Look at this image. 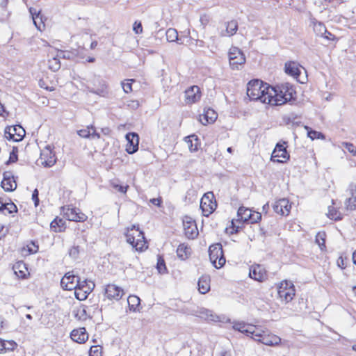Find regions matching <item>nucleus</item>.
<instances>
[{
  "label": "nucleus",
  "instance_id": "c9c22d12",
  "mask_svg": "<svg viewBox=\"0 0 356 356\" xmlns=\"http://www.w3.org/2000/svg\"><path fill=\"white\" fill-rule=\"evenodd\" d=\"M29 12L32 15L34 24L38 28V29L40 30V24H42V17H40V12H38L37 10L34 8H30Z\"/></svg>",
  "mask_w": 356,
  "mask_h": 356
},
{
  "label": "nucleus",
  "instance_id": "39448f33",
  "mask_svg": "<svg viewBox=\"0 0 356 356\" xmlns=\"http://www.w3.org/2000/svg\"><path fill=\"white\" fill-rule=\"evenodd\" d=\"M217 207L216 201L213 192L205 193L201 199L200 208L204 216H209Z\"/></svg>",
  "mask_w": 356,
  "mask_h": 356
},
{
  "label": "nucleus",
  "instance_id": "0eeeda50",
  "mask_svg": "<svg viewBox=\"0 0 356 356\" xmlns=\"http://www.w3.org/2000/svg\"><path fill=\"white\" fill-rule=\"evenodd\" d=\"M229 60L232 70H238L245 63V57L241 49L232 47L229 51Z\"/></svg>",
  "mask_w": 356,
  "mask_h": 356
},
{
  "label": "nucleus",
  "instance_id": "72a5a7b5",
  "mask_svg": "<svg viewBox=\"0 0 356 356\" xmlns=\"http://www.w3.org/2000/svg\"><path fill=\"white\" fill-rule=\"evenodd\" d=\"M177 254L181 259H186L191 254V248L184 244H180L177 249Z\"/></svg>",
  "mask_w": 356,
  "mask_h": 356
},
{
  "label": "nucleus",
  "instance_id": "774afa93",
  "mask_svg": "<svg viewBox=\"0 0 356 356\" xmlns=\"http://www.w3.org/2000/svg\"><path fill=\"white\" fill-rule=\"evenodd\" d=\"M322 37H323L329 40H333L334 39V35L327 31L326 34H324Z\"/></svg>",
  "mask_w": 356,
  "mask_h": 356
},
{
  "label": "nucleus",
  "instance_id": "69168bd1",
  "mask_svg": "<svg viewBox=\"0 0 356 356\" xmlns=\"http://www.w3.org/2000/svg\"><path fill=\"white\" fill-rule=\"evenodd\" d=\"M150 202L157 207H160L161 204L162 202V200L161 198H152L150 200Z\"/></svg>",
  "mask_w": 356,
  "mask_h": 356
},
{
  "label": "nucleus",
  "instance_id": "1a4fd4ad",
  "mask_svg": "<svg viewBox=\"0 0 356 356\" xmlns=\"http://www.w3.org/2000/svg\"><path fill=\"white\" fill-rule=\"evenodd\" d=\"M289 159V154L284 145L277 143L272 153L271 160L274 162L284 163Z\"/></svg>",
  "mask_w": 356,
  "mask_h": 356
},
{
  "label": "nucleus",
  "instance_id": "f03ea898",
  "mask_svg": "<svg viewBox=\"0 0 356 356\" xmlns=\"http://www.w3.org/2000/svg\"><path fill=\"white\" fill-rule=\"evenodd\" d=\"M127 241L131 244L136 250L142 251L147 248L146 241L143 232L140 231L138 225H132L131 229H127L125 234Z\"/></svg>",
  "mask_w": 356,
  "mask_h": 356
},
{
  "label": "nucleus",
  "instance_id": "a18cd8bd",
  "mask_svg": "<svg viewBox=\"0 0 356 356\" xmlns=\"http://www.w3.org/2000/svg\"><path fill=\"white\" fill-rule=\"evenodd\" d=\"M74 289V296L76 299L79 300H85L88 295L81 289L75 288Z\"/></svg>",
  "mask_w": 356,
  "mask_h": 356
},
{
  "label": "nucleus",
  "instance_id": "f257e3e1",
  "mask_svg": "<svg viewBox=\"0 0 356 356\" xmlns=\"http://www.w3.org/2000/svg\"><path fill=\"white\" fill-rule=\"evenodd\" d=\"M270 86L262 81L254 79L249 81L247 86V95L252 100H259L262 103L267 102Z\"/></svg>",
  "mask_w": 356,
  "mask_h": 356
},
{
  "label": "nucleus",
  "instance_id": "79ce46f5",
  "mask_svg": "<svg viewBox=\"0 0 356 356\" xmlns=\"http://www.w3.org/2000/svg\"><path fill=\"white\" fill-rule=\"evenodd\" d=\"M325 237L326 234L324 232H320L316 236V243L322 250L325 248Z\"/></svg>",
  "mask_w": 356,
  "mask_h": 356
},
{
  "label": "nucleus",
  "instance_id": "2f4dec72",
  "mask_svg": "<svg viewBox=\"0 0 356 356\" xmlns=\"http://www.w3.org/2000/svg\"><path fill=\"white\" fill-rule=\"evenodd\" d=\"M45 154L46 153L44 152L41 153L42 159H44V161L42 163L44 166L51 167L56 163L55 155L53 154L52 152L49 148H47V156H48V158L47 159H45Z\"/></svg>",
  "mask_w": 356,
  "mask_h": 356
},
{
  "label": "nucleus",
  "instance_id": "c03bdc74",
  "mask_svg": "<svg viewBox=\"0 0 356 356\" xmlns=\"http://www.w3.org/2000/svg\"><path fill=\"white\" fill-rule=\"evenodd\" d=\"M17 211V207L14 203H13V202L4 203L3 213H4L5 214H6V213L10 214L13 212H16Z\"/></svg>",
  "mask_w": 356,
  "mask_h": 356
},
{
  "label": "nucleus",
  "instance_id": "ea45409f",
  "mask_svg": "<svg viewBox=\"0 0 356 356\" xmlns=\"http://www.w3.org/2000/svg\"><path fill=\"white\" fill-rule=\"evenodd\" d=\"M305 128L307 130V136L312 140L325 138V136L322 133L313 130L307 126H305Z\"/></svg>",
  "mask_w": 356,
  "mask_h": 356
},
{
  "label": "nucleus",
  "instance_id": "f704fd0d",
  "mask_svg": "<svg viewBox=\"0 0 356 356\" xmlns=\"http://www.w3.org/2000/svg\"><path fill=\"white\" fill-rule=\"evenodd\" d=\"M251 215V210L243 207H241L237 211L238 220L243 222L249 221Z\"/></svg>",
  "mask_w": 356,
  "mask_h": 356
},
{
  "label": "nucleus",
  "instance_id": "680f3d73",
  "mask_svg": "<svg viewBox=\"0 0 356 356\" xmlns=\"http://www.w3.org/2000/svg\"><path fill=\"white\" fill-rule=\"evenodd\" d=\"M17 153L15 152V150L13 149L10 154V157H9V160L6 162L7 164L10 163H14L15 161H17Z\"/></svg>",
  "mask_w": 356,
  "mask_h": 356
},
{
  "label": "nucleus",
  "instance_id": "13d9d810",
  "mask_svg": "<svg viewBox=\"0 0 356 356\" xmlns=\"http://www.w3.org/2000/svg\"><path fill=\"white\" fill-rule=\"evenodd\" d=\"M95 287V284L92 282H89L87 286H85L83 289L88 295H89Z\"/></svg>",
  "mask_w": 356,
  "mask_h": 356
},
{
  "label": "nucleus",
  "instance_id": "dca6fc26",
  "mask_svg": "<svg viewBox=\"0 0 356 356\" xmlns=\"http://www.w3.org/2000/svg\"><path fill=\"white\" fill-rule=\"evenodd\" d=\"M126 139L127 140V145L126 147V151L128 154H132L137 152L138 149L139 144V136L136 133L131 132L126 135Z\"/></svg>",
  "mask_w": 356,
  "mask_h": 356
},
{
  "label": "nucleus",
  "instance_id": "4d7b16f0",
  "mask_svg": "<svg viewBox=\"0 0 356 356\" xmlns=\"http://www.w3.org/2000/svg\"><path fill=\"white\" fill-rule=\"evenodd\" d=\"M17 344L14 341H6V348L4 350H13Z\"/></svg>",
  "mask_w": 356,
  "mask_h": 356
},
{
  "label": "nucleus",
  "instance_id": "5701e85b",
  "mask_svg": "<svg viewBox=\"0 0 356 356\" xmlns=\"http://www.w3.org/2000/svg\"><path fill=\"white\" fill-rule=\"evenodd\" d=\"M282 95H284V99H293L296 95V91L291 84L289 83H282L276 87Z\"/></svg>",
  "mask_w": 356,
  "mask_h": 356
},
{
  "label": "nucleus",
  "instance_id": "2eb2a0df",
  "mask_svg": "<svg viewBox=\"0 0 356 356\" xmlns=\"http://www.w3.org/2000/svg\"><path fill=\"white\" fill-rule=\"evenodd\" d=\"M77 276L73 274V272H68L65 274L60 281L61 287L65 290H72L75 289L78 284L76 283Z\"/></svg>",
  "mask_w": 356,
  "mask_h": 356
},
{
  "label": "nucleus",
  "instance_id": "6e6d98bb",
  "mask_svg": "<svg viewBox=\"0 0 356 356\" xmlns=\"http://www.w3.org/2000/svg\"><path fill=\"white\" fill-rule=\"evenodd\" d=\"M344 147L350 153H352L353 155H356V147L353 144L345 143Z\"/></svg>",
  "mask_w": 356,
  "mask_h": 356
},
{
  "label": "nucleus",
  "instance_id": "473e14b6",
  "mask_svg": "<svg viewBox=\"0 0 356 356\" xmlns=\"http://www.w3.org/2000/svg\"><path fill=\"white\" fill-rule=\"evenodd\" d=\"M77 134L79 136L82 138H88L90 136H92L93 137L97 136V138H99V134L96 133V131L93 127H88L86 129L79 130L77 131Z\"/></svg>",
  "mask_w": 356,
  "mask_h": 356
},
{
  "label": "nucleus",
  "instance_id": "c85d7f7f",
  "mask_svg": "<svg viewBox=\"0 0 356 356\" xmlns=\"http://www.w3.org/2000/svg\"><path fill=\"white\" fill-rule=\"evenodd\" d=\"M51 229L55 232H60L65 229V221L62 218H56L50 224Z\"/></svg>",
  "mask_w": 356,
  "mask_h": 356
},
{
  "label": "nucleus",
  "instance_id": "6e6552de",
  "mask_svg": "<svg viewBox=\"0 0 356 356\" xmlns=\"http://www.w3.org/2000/svg\"><path fill=\"white\" fill-rule=\"evenodd\" d=\"M277 293L280 298L282 301H284L285 302H290L295 295L293 284L291 282H288L286 281L282 282L278 288Z\"/></svg>",
  "mask_w": 356,
  "mask_h": 356
},
{
  "label": "nucleus",
  "instance_id": "4c0bfd02",
  "mask_svg": "<svg viewBox=\"0 0 356 356\" xmlns=\"http://www.w3.org/2000/svg\"><path fill=\"white\" fill-rule=\"evenodd\" d=\"M186 142L188 144V148L191 152H195L197 150L198 145V138L195 135H191L188 136L185 139Z\"/></svg>",
  "mask_w": 356,
  "mask_h": 356
},
{
  "label": "nucleus",
  "instance_id": "49530a36",
  "mask_svg": "<svg viewBox=\"0 0 356 356\" xmlns=\"http://www.w3.org/2000/svg\"><path fill=\"white\" fill-rule=\"evenodd\" d=\"M102 348L99 346H92L90 347L89 356H102Z\"/></svg>",
  "mask_w": 356,
  "mask_h": 356
},
{
  "label": "nucleus",
  "instance_id": "b1692460",
  "mask_svg": "<svg viewBox=\"0 0 356 356\" xmlns=\"http://www.w3.org/2000/svg\"><path fill=\"white\" fill-rule=\"evenodd\" d=\"M71 339L79 343L86 342L88 339V334L85 327L73 330L70 334Z\"/></svg>",
  "mask_w": 356,
  "mask_h": 356
},
{
  "label": "nucleus",
  "instance_id": "393cba45",
  "mask_svg": "<svg viewBox=\"0 0 356 356\" xmlns=\"http://www.w3.org/2000/svg\"><path fill=\"white\" fill-rule=\"evenodd\" d=\"M216 119L217 114L215 111L211 108L204 110V113L200 115V121L204 125L213 123Z\"/></svg>",
  "mask_w": 356,
  "mask_h": 356
},
{
  "label": "nucleus",
  "instance_id": "338daca9",
  "mask_svg": "<svg viewBox=\"0 0 356 356\" xmlns=\"http://www.w3.org/2000/svg\"><path fill=\"white\" fill-rule=\"evenodd\" d=\"M6 232L4 225L0 223V239L6 234Z\"/></svg>",
  "mask_w": 356,
  "mask_h": 356
},
{
  "label": "nucleus",
  "instance_id": "bb28decb",
  "mask_svg": "<svg viewBox=\"0 0 356 356\" xmlns=\"http://www.w3.org/2000/svg\"><path fill=\"white\" fill-rule=\"evenodd\" d=\"M225 30H222L220 35L222 37L232 36L238 30V22L236 20H231L225 23Z\"/></svg>",
  "mask_w": 356,
  "mask_h": 356
},
{
  "label": "nucleus",
  "instance_id": "4be33fe9",
  "mask_svg": "<svg viewBox=\"0 0 356 356\" xmlns=\"http://www.w3.org/2000/svg\"><path fill=\"white\" fill-rule=\"evenodd\" d=\"M124 294L123 290L115 284H108L105 289V295L108 299L120 300Z\"/></svg>",
  "mask_w": 356,
  "mask_h": 356
},
{
  "label": "nucleus",
  "instance_id": "58836bf2",
  "mask_svg": "<svg viewBox=\"0 0 356 356\" xmlns=\"http://www.w3.org/2000/svg\"><path fill=\"white\" fill-rule=\"evenodd\" d=\"M75 317L80 321H85L88 318V315L86 311V307L85 305H81L74 312Z\"/></svg>",
  "mask_w": 356,
  "mask_h": 356
},
{
  "label": "nucleus",
  "instance_id": "a878e982",
  "mask_svg": "<svg viewBox=\"0 0 356 356\" xmlns=\"http://www.w3.org/2000/svg\"><path fill=\"white\" fill-rule=\"evenodd\" d=\"M300 65L293 61L288 62L285 63V72L296 78L298 79V76L300 74Z\"/></svg>",
  "mask_w": 356,
  "mask_h": 356
},
{
  "label": "nucleus",
  "instance_id": "7c9ffc66",
  "mask_svg": "<svg viewBox=\"0 0 356 356\" xmlns=\"http://www.w3.org/2000/svg\"><path fill=\"white\" fill-rule=\"evenodd\" d=\"M313 24V29L315 33L318 36H323L326 34L327 29L323 23L316 21L315 19H312Z\"/></svg>",
  "mask_w": 356,
  "mask_h": 356
},
{
  "label": "nucleus",
  "instance_id": "423d86ee",
  "mask_svg": "<svg viewBox=\"0 0 356 356\" xmlns=\"http://www.w3.org/2000/svg\"><path fill=\"white\" fill-rule=\"evenodd\" d=\"M252 339L266 346H274L281 342V339L275 334H268L265 331L257 330Z\"/></svg>",
  "mask_w": 356,
  "mask_h": 356
},
{
  "label": "nucleus",
  "instance_id": "ddd939ff",
  "mask_svg": "<svg viewBox=\"0 0 356 356\" xmlns=\"http://www.w3.org/2000/svg\"><path fill=\"white\" fill-rule=\"evenodd\" d=\"M6 137L14 141L21 140L25 135V130L20 125H15L13 128L8 127L5 131Z\"/></svg>",
  "mask_w": 356,
  "mask_h": 356
},
{
  "label": "nucleus",
  "instance_id": "20e7f679",
  "mask_svg": "<svg viewBox=\"0 0 356 356\" xmlns=\"http://www.w3.org/2000/svg\"><path fill=\"white\" fill-rule=\"evenodd\" d=\"M209 255L211 262L216 268H220L225 265L226 260L220 243L210 245Z\"/></svg>",
  "mask_w": 356,
  "mask_h": 356
},
{
  "label": "nucleus",
  "instance_id": "aec40b11",
  "mask_svg": "<svg viewBox=\"0 0 356 356\" xmlns=\"http://www.w3.org/2000/svg\"><path fill=\"white\" fill-rule=\"evenodd\" d=\"M3 179L1 186L5 191L11 192L17 188V184L14 179V177L10 172H5L3 173Z\"/></svg>",
  "mask_w": 356,
  "mask_h": 356
},
{
  "label": "nucleus",
  "instance_id": "9d476101",
  "mask_svg": "<svg viewBox=\"0 0 356 356\" xmlns=\"http://www.w3.org/2000/svg\"><path fill=\"white\" fill-rule=\"evenodd\" d=\"M63 211L65 218L70 221L83 222L87 218L84 213L80 212L79 210L76 208L63 207Z\"/></svg>",
  "mask_w": 356,
  "mask_h": 356
},
{
  "label": "nucleus",
  "instance_id": "f8f14e48",
  "mask_svg": "<svg viewBox=\"0 0 356 356\" xmlns=\"http://www.w3.org/2000/svg\"><path fill=\"white\" fill-rule=\"evenodd\" d=\"M185 235L187 238L193 239L198 235V230L195 221L190 217L186 216L183 220Z\"/></svg>",
  "mask_w": 356,
  "mask_h": 356
},
{
  "label": "nucleus",
  "instance_id": "864d4df0",
  "mask_svg": "<svg viewBox=\"0 0 356 356\" xmlns=\"http://www.w3.org/2000/svg\"><path fill=\"white\" fill-rule=\"evenodd\" d=\"M328 217L331 219H334L335 220L341 219L340 216V213H339L337 211L334 210V209L329 208Z\"/></svg>",
  "mask_w": 356,
  "mask_h": 356
},
{
  "label": "nucleus",
  "instance_id": "9b49d317",
  "mask_svg": "<svg viewBox=\"0 0 356 356\" xmlns=\"http://www.w3.org/2000/svg\"><path fill=\"white\" fill-rule=\"evenodd\" d=\"M277 90L276 87L270 86L268 93L269 98L267 99L266 104L280 106L291 101V99H284V95H282V94L277 91Z\"/></svg>",
  "mask_w": 356,
  "mask_h": 356
},
{
  "label": "nucleus",
  "instance_id": "37998d69",
  "mask_svg": "<svg viewBox=\"0 0 356 356\" xmlns=\"http://www.w3.org/2000/svg\"><path fill=\"white\" fill-rule=\"evenodd\" d=\"M49 67L54 72L58 71L60 67V63L59 58L57 57L53 58L49 60Z\"/></svg>",
  "mask_w": 356,
  "mask_h": 356
},
{
  "label": "nucleus",
  "instance_id": "f3484780",
  "mask_svg": "<svg viewBox=\"0 0 356 356\" xmlns=\"http://www.w3.org/2000/svg\"><path fill=\"white\" fill-rule=\"evenodd\" d=\"M347 195L349 196L346 198L345 202L346 208L347 210L353 211L356 209V184H350L348 189L347 190Z\"/></svg>",
  "mask_w": 356,
  "mask_h": 356
},
{
  "label": "nucleus",
  "instance_id": "603ef678",
  "mask_svg": "<svg viewBox=\"0 0 356 356\" xmlns=\"http://www.w3.org/2000/svg\"><path fill=\"white\" fill-rule=\"evenodd\" d=\"M156 268L160 273H163L166 270L164 260L161 257L158 258Z\"/></svg>",
  "mask_w": 356,
  "mask_h": 356
},
{
  "label": "nucleus",
  "instance_id": "8fccbe9b",
  "mask_svg": "<svg viewBox=\"0 0 356 356\" xmlns=\"http://www.w3.org/2000/svg\"><path fill=\"white\" fill-rule=\"evenodd\" d=\"M134 79H127V83H122V88L124 92L129 93L132 91L131 84L134 82Z\"/></svg>",
  "mask_w": 356,
  "mask_h": 356
},
{
  "label": "nucleus",
  "instance_id": "09e8293b",
  "mask_svg": "<svg viewBox=\"0 0 356 356\" xmlns=\"http://www.w3.org/2000/svg\"><path fill=\"white\" fill-rule=\"evenodd\" d=\"M261 219V214L259 212L252 211L251 210V215L249 221L251 223H256Z\"/></svg>",
  "mask_w": 356,
  "mask_h": 356
},
{
  "label": "nucleus",
  "instance_id": "7ed1b4c3",
  "mask_svg": "<svg viewBox=\"0 0 356 356\" xmlns=\"http://www.w3.org/2000/svg\"><path fill=\"white\" fill-rule=\"evenodd\" d=\"M86 86L90 92L97 94L102 97H106L108 94L106 81L100 76L94 75L92 79L87 81Z\"/></svg>",
  "mask_w": 356,
  "mask_h": 356
},
{
  "label": "nucleus",
  "instance_id": "e433bc0d",
  "mask_svg": "<svg viewBox=\"0 0 356 356\" xmlns=\"http://www.w3.org/2000/svg\"><path fill=\"white\" fill-rule=\"evenodd\" d=\"M140 300L136 296H129L127 298V303L129 309L133 312H136L140 305Z\"/></svg>",
  "mask_w": 356,
  "mask_h": 356
},
{
  "label": "nucleus",
  "instance_id": "5fc2aeb1",
  "mask_svg": "<svg viewBox=\"0 0 356 356\" xmlns=\"http://www.w3.org/2000/svg\"><path fill=\"white\" fill-rule=\"evenodd\" d=\"M133 31L136 34H140L143 33V26L140 22L136 21L133 26Z\"/></svg>",
  "mask_w": 356,
  "mask_h": 356
},
{
  "label": "nucleus",
  "instance_id": "412c9836",
  "mask_svg": "<svg viewBox=\"0 0 356 356\" xmlns=\"http://www.w3.org/2000/svg\"><path fill=\"white\" fill-rule=\"evenodd\" d=\"M249 276L250 278L259 281L263 282L266 278V271L264 267L261 265L252 266L249 272Z\"/></svg>",
  "mask_w": 356,
  "mask_h": 356
},
{
  "label": "nucleus",
  "instance_id": "a211bd4d",
  "mask_svg": "<svg viewBox=\"0 0 356 356\" xmlns=\"http://www.w3.org/2000/svg\"><path fill=\"white\" fill-rule=\"evenodd\" d=\"M233 329L241 333H244L252 338V337H254V334H256V332L258 330V328L254 325L246 324L243 322L234 323L233 325Z\"/></svg>",
  "mask_w": 356,
  "mask_h": 356
},
{
  "label": "nucleus",
  "instance_id": "c756f323",
  "mask_svg": "<svg viewBox=\"0 0 356 356\" xmlns=\"http://www.w3.org/2000/svg\"><path fill=\"white\" fill-rule=\"evenodd\" d=\"M200 317L207 321H218V316L212 311L202 308L200 310Z\"/></svg>",
  "mask_w": 356,
  "mask_h": 356
},
{
  "label": "nucleus",
  "instance_id": "052dcab7",
  "mask_svg": "<svg viewBox=\"0 0 356 356\" xmlns=\"http://www.w3.org/2000/svg\"><path fill=\"white\" fill-rule=\"evenodd\" d=\"M89 280H84L83 281H81L80 278L77 276L76 283L78 284L76 288L82 289L85 286H87L89 283Z\"/></svg>",
  "mask_w": 356,
  "mask_h": 356
},
{
  "label": "nucleus",
  "instance_id": "0e129e2a",
  "mask_svg": "<svg viewBox=\"0 0 356 356\" xmlns=\"http://www.w3.org/2000/svg\"><path fill=\"white\" fill-rule=\"evenodd\" d=\"M78 253H79L78 247H73L70 250V255L73 257H74V258L76 257Z\"/></svg>",
  "mask_w": 356,
  "mask_h": 356
},
{
  "label": "nucleus",
  "instance_id": "e2e57ef3",
  "mask_svg": "<svg viewBox=\"0 0 356 356\" xmlns=\"http://www.w3.org/2000/svg\"><path fill=\"white\" fill-rule=\"evenodd\" d=\"M57 57L65 58V59H70V54L69 52L66 53L63 51H60L58 52Z\"/></svg>",
  "mask_w": 356,
  "mask_h": 356
},
{
  "label": "nucleus",
  "instance_id": "bf43d9fd",
  "mask_svg": "<svg viewBox=\"0 0 356 356\" xmlns=\"http://www.w3.org/2000/svg\"><path fill=\"white\" fill-rule=\"evenodd\" d=\"M38 195H39V192H38V189H35L32 194V200L34 202V204L35 207H37L39 204L40 200H39Z\"/></svg>",
  "mask_w": 356,
  "mask_h": 356
},
{
  "label": "nucleus",
  "instance_id": "4468645a",
  "mask_svg": "<svg viewBox=\"0 0 356 356\" xmlns=\"http://www.w3.org/2000/svg\"><path fill=\"white\" fill-rule=\"evenodd\" d=\"M185 102L187 104H192L200 99V89L197 86H191L185 91Z\"/></svg>",
  "mask_w": 356,
  "mask_h": 356
},
{
  "label": "nucleus",
  "instance_id": "6ab92c4d",
  "mask_svg": "<svg viewBox=\"0 0 356 356\" xmlns=\"http://www.w3.org/2000/svg\"><path fill=\"white\" fill-rule=\"evenodd\" d=\"M273 207L275 213L284 216L289 213L291 206L288 200L283 198L275 202Z\"/></svg>",
  "mask_w": 356,
  "mask_h": 356
},
{
  "label": "nucleus",
  "instance_id": "a19ab883",
  "mask_svg": "<svg viewBox=\"0 0 356 356\" xmlns=\"http://www.w3.org/2000/svg\"><path fill=\"white\" fill-rule=\"evenodd\" d=\"M166 39L168 42H172L178 40V33L176 29L170 28L165 33Z\"/></svg>",
  "mask_w": 356,
  "mask_h": 356
},
{
  "label": "nucleus",
  "instance_id": "de8ad7c7",
  "mask_svg": "<svg viewBox=\"0 0 356 356\" xmlns=\"http://www.w3.org/2000/svg\"><path fill=\"white\" fill-rule=\"evenodd\" d=\"M111 185L112 186V187L115 189H116L118 191L122 193H124L125 194L127 191V189L129 188V186L128 185H126V186H122V185H120L118 184V183L115 182V181H112L111 183Z\"/></svg>",
  "mask_w": 356,
  "mask_h": 356
},
{
  "label": "nucleus",
  "instance_id": "cd10ccee",
  "mask_svg": "<svg viewBox=\"0 0 356 356\" xmlns=\"http://www.w3.org/2000/svg\"><path fill=\"white\" fill-rule=\"evenodd\" d=\"M198 290L200 293L205 294L210 290V280L208 276H202L198 281Z\"/></svg>",
  "mask_w": 356,
  "mask_h": 356
},
{
  "label": "nucleus",
  "instance_id": "3c124183",
  "mask_svg": "<svg viewBox=\"0 0 356 356\" xmlns=\"http://www.w3.org/2000/svg\"><path fill=\"white\" fill-rule=\"evenodd\" d=\"M296 118H297V117L293 113H291V114L285 115L283 119H284V121L286 122V124H294L297 123V122H296Z\"/></svg>",
  "mask_w": 356,
  "mask_h": 356
}]
</instances>
